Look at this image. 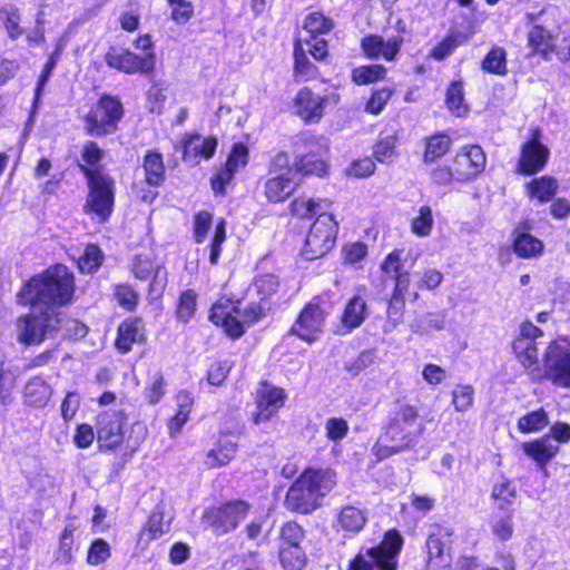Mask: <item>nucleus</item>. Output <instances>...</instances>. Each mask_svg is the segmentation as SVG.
Listing matches in <instances>:
<instances>
[{
  "label": "nucleus",
  "mask_w": 570,
  "mask_h": 570,
  "mask_svg": "<svg viewBox=\"0 0 570 570\" xmlns=\"http://www.w3.org/2000/svg\"><path fill=\"white\" fill-rule=\"evenodd\" d=\"M75 277L65 265L57 264L28 281L20 291L19 303L33 308H55L71 303Z\"/></svg>",
  "instance_id": "1"
},
{
  "label": "nucleus",
  "mask_w": 570,
  "mask_h": 570,
  "mask_svg": "<svg viewBox=\"0 0 570 570\" xmlns=\"http://www.w3.org/2000/svg\"><path fill=\"white\" fill-rule=\"evenodd\" d=\"M335 483L334 471L308 469L289 487L285 505L294 512L309 513L321 505V498L326 495Z\"/></svg>",
  "instance_id": "2"
},
{
  "label": "nucleus",
  "mask_w": 570,
  "mask_h": 570,
  "mask_svg": "<svg viewBox=\"0 0 570 570\" xmlns=\"http://www.w3.org/2000/svg\"><path fill=\"white\" fill-rule=\"evenodd\" d=\"M417 417L416 407L401 404L393 413L385 433L379 438L374 445L376 456L385 459L407 449L423 430L422 425L414 429Z\"/></svg>",
  "instance_id": "3"
},
{
  "label": "nucleus",
  "mask_w": 570,
  "mask_h": 570,
  "mask_svg": "<svg viewBox=\"0 0 570 570\" xmlns=\"http://www.w3.org/2000/svg\"><path fill=\"white\" fill-rule=\"evenodd\" d=\"M79 168L85 174L89 188L83 210L86 214L97 218L98 222L105 223L114 209L115 181L101 169L88 168L81 164Z\"/></svg>",
  "instance_id": "4"
},
{
  "label": "nucleus",
  "mask_w": 570,
  "mask_h": 570,
  "mask_svg": "<svg viewBox=\"0 0 570 570\" xmlns=\"http://www.w3.org/2000/svg\"><path fill=\"white\" fill-rule=\"evenodd\" d=\"M265 315V308L257 303H250L247 307L240 308V303L234 304L229 299H219L214 304L209 320L232 337H239L249 325Z\"/></svg>",
  "instance_id": "5"
},
{
  "label": "nucleus",
  "mask_w": 570,
  "mask_h": 570,
  "mask_svg": "<svg viewBox=\"0 0 570 570\" xmlns=\"http://www.w3.org/2000/svg\"><path fill=\"white\" fill-rule=\"evenodd\" d=\"M62 313L55 308H33L16 323L17 341L23 345H39L62 326Z\"/></svg>",
  "instance_id": "6"
},
{
  "label": "nucleus",
  "mask_w": 570,
  "mask_h": 570,
  "mask_svg": "<svg viewBox=\"0 0 570 570\" xmlns=\"http://www.w3.org/2000/svg\"><path fill=\"white\" fill-rule=\"evenodd\" d=\"M403 540L396 531H389L383 541L365 553L360 552L353 560L350 570H396V557Z\"/></svg>",
  "instance_id": "7"
},
{
  "label": "nucleus",
  "mask_w": 570,
  "mask_h": 570,
  "mask_svg": "<svg viewBox=\"0 0 570 570\" xmlns=\"http://www.w3.org/2000/svg\"><path fill=\"white\" fill-rule=\"evenodd\" d=\"M337 234V223L328 213H321L311 226L305 239L303 255L314 261L327 254L334 246Z\"/></svg>",
  "instance_id": "8"
},
{
  "label": "nucleus",
  "mask_w": 570,
  "mask_h": 570,
  "mask_svg": "<svg viewBox=\"0 0 570 570\" xmlns=\"http://www.w3.org/2000/svg\"><path fill=\"white\" fill-rule=\"evenodd\" d=\"M249 510L250 504L246 501H229L207 510L204 513V520L216 534H225L236 529Z\"/></svg>",
  "instance_id": "9"
},
{
  "label": "nucleus",
  "mask_w": 570,
  "mask_h": 570,
  "mask_svg": "<svg viewBox=\"0 0 570 570\" xmlns=\"http://www.w3.org/2000/svg\"><path fill=\"white\" fill-rule=\"evenodd\" d=\"M546 375L557 385L570 386V341L551 342L544 354Z\"/></svg>",
  "instance_id": "10"
},
{
  "label": "nucleus",
  "mask_w": 570,
  "mask_h": 570,
  "mask_svg": "<svg viewBox=\"0 0 570 570\" xmlns=\"http://www.w3.org/2000/svg\"><path fill=\"white\" fill-rule=\"evenodd\" d=\"M541 130L535 128L531 130V137L520 147V156L517 164V170L524 176L535 175L541 171L549 159L550 150L540 140Z\"/></svg>",
  "instance_id": "11"
},
{
  "label": "nucleus",
  "mask_w": 570,
  "mask_h": 570,
  "mask_svg": "<svg viewBox=\"0 0 570 570\" xmlns=\"http://www.w3.org/2000/svg\"><path fill=\"white\" fill-rule=\"evenodd\" d=\"M453 530L451 528L434 524L426 540L428 570H449L452 558L450 544Z\"/></svg>",
  "instance_id": "12"
},
{
  "label": "nucleus",
  "mask_w": 570,
  "mask_h": 570,
  "mask_svg": "<svg viewBox=\"0 0 570 570\" xmlns=\"http://www.w3.org/2000/svg\"><path fill=\"white\" fill-rule=\"evenodd\" d=\"M546 10L540 12H528L525 14L527 26L530 27L528 32V45L534 53L541 55L543 58L554 51L556 37L552 30L547 26Z\"/></svg>",
  "instance_id": "13"
},
{
  "label": "nucleus",
  "mask_w": 570,
  "mask_h": 570,
  "mask_svg": "<svg viewBox=\"0 0 570 570\" xmlns=\"http://www.w3.org/2000/svg\"><path fill=\"white\" fill-rule=\"evenodd\" d=\"M122 117L121 104L111 97H102L96 109L91 110L86 121L89 131L95 135H107L115 130V124Z\"/></svg>",
  "instance_id": "14"
},
{
  "label": "nucleus",
  "mask_w": 570,
  "mask_h": 570,
  "mask_svg": "<svg viewBox=\"0 0 570 570\" xmlns=\"http://www.w3.org/2000/svg\"><path fill=\"white\" fill-rule=\"evenodd\" d=\"M105 60L110 68L125 73H150L155 68V55L153 52L138 56L125 49L111 48L106 53Z\"/></svg>",
  "instance_id": "15"
},
{
  "label": "nucleus",
  "mask_w": 570,
  "mask_h": 570,
  "mask_svg": "<svg viewBox=\"0 0 570 570\" xmlns=\"http://www.w3.org/2000/svg\"><path fill=\"white\" fill-rule=\"evenodd\" d=\"M126 416L121 411H106L98 416L97 439L100 448L115 449L124 440Z\"/></svg>",
  "instance_id": "16"
},
{
  "label": "nucleus",
  "mask_w": 570,
  "mask_h": 570,
  "mask_svg": "<svg viewBox=\"0 0 570 570\" xmlns=\"http://www.w3.org/2000/svg\"><path fill=\"white\" fill-rule=\"evenodd\" d=\"M453 165L455 179L468 180L476 177L484 170L487 157L480 146H466L455 155Z\"/></svg>",
  "instance_id": "17"
},
{
  "label": "nucleus",
  "mask_w": 570,
  "mask_h": 570,
  "mask_svg": "<svg viewBox=\"0 0 570 570\" xmlns=\"http://www.w3.org/2000/svg\"><path fill=\"white\" fill-rule=\"evenodd\" d=\"M338 100L336 94L321 97L308 88H303L295 98L296 112L305 121L317 122L323 117L324 107L330 102L336 105Z\"/></svg>",
  "instance_id": "18"
},
{
  "label": "nucleus",
  "mask_w": 570,
  "mask_h": 570,
  "mask_svg": "<svg viewBox=\"0 0 570 570\" xmlns=\"http://www.w3.org/2000/svg\"><path fill=\"white\" fill-rule=\"evenodd\" d=\"M132 274L136 278L147 281L151 278L149 294L160 296L167 284V272L160 264L148 257L136 256L132 262Z\"/></svg>",
  "instance_id": "19"
},
{
  "label": "nucleus",
  "mask_w": 570,
  "mask_h": 570,
  "mask_svg": "<svg viewBox=\"0 0 570 570\" xmlns=\"http://www.w3.org/2000/svg\"><path fill=\"white\" fill-rule=\"evenodd\" d=\"M285 394L282 389L263 384L256 394L257 410L253 413V422L259 424L268 421L284 404Z\"/></svg>",
  "instance_id": "20"
},
{
  "label": "nucleus",
  "mask_w": 570,
  "mask_h": 570,
  "mask_svg": "<svg viewBox=\"0 0 570 570\" xmlns=\"http://www.w3.org/2000/svg\"><path fill=\"white\" fill-rule=\"evenodd\" d=\"M179 148L183 150L184 160L194 166L199 163L200 158L209 159L214 156L217 140L214 137L187 134L181 138Z\"/></svg>",
  "instance_id": "21"
},
{
  "label": "nucleus",
  "mask_w": 570,
  "mask_h": 570,
  "mask_svg": "<svg viewBox=\"0 0 570 570\" xmlns=\"http://www.w3.org/2000/svg\"><path fill=\"white\" fill-rule=\"evenodd\" d=\"M324 312L318 305L308 304L292 327V333L311 343L317 338L324 325Z\"/></svg>",
  "instance_id": "22"
},
{
  "label": "nucleus",
  "mask_w": 570,
  "mask_h": 570,
  "mask_svg": "<svg viewBox=\"0 0 570 570\" xmlns=\"http://www.w3.org/2000/svg\"><path fill=\"white\" fill-rule=\"evenodd\" d=\"M247 157L248 149L245 145H234L225 166L212 178V187L215 193H224L225 186L233 180L235 173L247 164Z\"/></svg>",
  "instance_id": "23"
},
{
  "label": "nucleus",
  "mask_w": 570,
  "mask_h": 570,
  "mask_svg": "<svg viewBox=\"0 0 570 570\" xmlns=\"http://www.w3.org/2000/svg\"><path fill=\"white\" fill-rule=\"evenodd\" d=\"M403 41V36L384 39L382 36L372 35L362 39V49L368 58L377 59L382 57L392 61L400 52Z\"/></svg>",
  "instance_id": "24"
},
{
  "label": "nucleus",
  "mask_w": 570,
  "mask_h": 570,
  "mask_svg": "<svg viewBox=\"0 0 570 570\" xmlns=\"http://www.w3.org/2000/svg\"><path fill=\"white\" fill-rule=\"evenodd\" d=\"M522 450L546 472V465L557 455L559 445L551 440L550 435H544L534 441L524 442Z\"/></svg>",
  "instance_id": "25"
},
{
  "label": "nucleus",
  "mask_w": 570,
  "mask_h": 570,
  "mask_svg": "<svg viewBox=\"0 0 570 570\" xmlns=\"http://www.w3.org/2000/svg\"><path fill=\"white\" fill-rule=\"evenodd\" d=\"M366 317V302L361 295L353 296L345 305L338 334L345 335L361 326Z\"/></svg>",
  "instance_id": "26"
},
{
  "label": "nucleus",
  "mask_w": 570,
  "mask_h": 570,
  "mask_svg": "<svg viewBox=\"0 0 570 570\" xmlns=\"http://www.w3.org/2000/svg\"><path fill=\"white\" fill-rule=\"evenodd\" d=\"M144 323L141 318L125 320L118 327L116 347L121 353H128L132 344L144 341Z\"/></svg>",
  "instance_id": "27"
},
{
  "label": "nucleus",
  "mask_w": 570,
  "mask_h": 570,
  "mask_svg": "<svg viewBox=\"0 0 570 570\" xmlns=\"http://www.w3.org/2000/svg\"><path fill=\"white\" fill-rule=\"evenodd\" d=\"M52 395L51 386L41 376H35L24 386L23 399L27 405L43 407Z\"/></svg>",
  "instance_id": "28"
},
{
  "label": "nucleus",
  "mask_w": 570,
  "mask_h": 570,
  "mask_svg": "<svg viewBox=\"0 0 570 570\" xmlns=\"http://www.w3.org/2000/svg\"><path fill=\"white\" fill-rule=\"evenodd\" d=\"M299 185L295 177L275 175L265 184V195L268 200L278 203L286 199Z\"/></svg>",
  "instance_id": "29"
},
{
  "label": "nucleus",
  "mask_w": 570,
  "mask_h": 570,
  "mask_svg": "<svg viewBox=\"0 0 570 570\" xmlns=\"http://www.w3.org/2000/svg\"><path fill=\"white\" fill-rule=\"evenodd\" d=\"M367 521L366 510L355 507L345 505L343 507L336 518L337 527L351 533L361 531Z\"/></svg>",
  "instance_id": "30"
},
{
  "label": "nucleus",
  "mask_w": 570,
  "mask_h": 570,
  "mask_svg": "<svg viewBox=\"0 0 570 570\" xmlns=\"http://www.w3.org/2000/svg\"><path fill=\"white\" fill-rule=\"evenodd\" d=\"M142 167L145 170V180L149 186L159 187L166 178V169L161 154L155 150H148L144 156Z\"/></svg>",
  "instance_id": "31"
},
{
  "label": "nucleus",
  "mask_w": 570,
  "mask_h": 570,
  "mask_svg": "<svg viewBox=\"0 0 570 570\" xmlns=\"http://www.w3.org/2000/svg\"><path fill=\"white\" fill-rule=\"evenodd\" d=\"M237 452V443L230 438L220 439L217 446L206 454L205 464L210 468H218L228 464Z\"/></svg>",
  "instance_id": "32"
},
{
  "label": "nucleus",
  "mask_w": 570,
  "mask_h": 570,
  "mask_svg": "<svg viewBox=\"0 0 570 570\" xmlns=\"http://www.w3.org/2000/svg\"><path fill=\"white\" fill-rule=\"evenodd\" d=\"M513 248L517 255L523 258L539 256L542 253L543 244L525 232H514Z\"/></svg>",
  "instance_id": "33"
},
{
  "label": "nucleus",
  "mask_w": 570,
  "mask_h": 570,
  "mask_svg": "<svg viewBox=\"0 0 570 570\" xmlns=\"http://www.w3.org/2000/svg\"><path fill=\"white\" fill-rule=\"evenodd\" d=\"M331 202L327 199H313V198H297L291 207L294 215L301 218H311L315 215L317 217L321 213H327Z\"/></svg>",
  "instance_id": "34"
},
{
  "label": "nucleus",
  "mask_w": 570,
  "mask_h": 570,
  "mask_svg": "<svg viewBox=\"0 0 570 570\" xmlns=\"http://www.w3.org/2000/svg\"><path fill=\"white\" fill-rule=\"evenodd\" d=\"M527 189L530 197L537 198L540 203H546L556 195L558 183L551 177L542 176L528 183Z\"/></svg>",
  "instance_id": "35"
},
{
  "label": "nucleus",
  "mask_w": 570,
  "mask_h": 570,
  "mask_svg": "<svg viewBox=\"0 0 570 570\" xmlns=\"http://www.w3.org/2000/svg\"><path fill=\"white\" fill-rule=\"evenodd\" d=\"M294 76L297 81H307L317 76V68L309 61L299 42L294 47Z\"/></svg>",
  "instance_id": "36"
},
{
  "label": "nucleus",
  "mask_w": 570,
  "mask_h": 570,
  "mask_svg": "<svg viewBox=\"0 0 570 570\" xmlns=\"http://www.w3.org/2000/svg\"><path fill=\"white\" fill-rule=\"evenodd\" d=\"M513 351L525 368L538 371L539 354L535 342L517 338L513 343Z\"/></svg>",
  "instance_id": "37"
},
{
  "label": "nucleus",
  "mask_w": 570,
  "mask_h": 570,
  "mask_svg": "<svg viewBox=\"0 0 570 570\" xmlns=\"http://www.w3.org/2000/svg\"><path fill=\"white\" fill-rule=\"evenodd\" d=\"M169 529V522L164 520L161 512L150 514L145 529L142 530L139 541L148 543L166 533Z\"/></svg>",
  "instance_id": "38"
},
{
  "label": "nucleus",
  "mask_w": 570,
  "mask_h": 570,
  "mask_svg": "<svg viewBox=\"0 0 570 570\" xmlns=\"http://www.w3.org/2000/svg\"><path fill=\"white\" fill-rule=\"evenodd\" d=\"M549 424V417L543 409L535 410L521 416L518 421V429L522 433L539 432Z\"/></svg>",
  "instance_id": "39"
},
{
  "label": "nucleus",
  "mask_w": 570,
  "mask_h": 570,
  "mask_svg": "<svg viewBox=\"0 0 570 570\" xmlns=\"http://www.w3.org/2000/svg\"><path fill=\"white\" fill-rule=\"evenodd\" d=\"M482 69L490 73H507V52L502 47H493L482 60Z\"/></svg>",
  "instance_id": "40"
},
{
  "label": "nucleus",
  "mask_w": 570,
  "mask_h": 570,
  "mask_svg": "<svg viewBox=\"0 0 570 570\" xmlns=\"http://www.w3.org/2000/svg\"><path fill=\"white\" fill-rule=\"evenodd\" d=\"M434 218L430 206H421L411 220V230L419 237H428L433 228Z\"/></svg>",
  "instance_id": "41"
},
{
  "label": "nucleus",
  "mask_w": 570,
  "mask_h": 570,
  "mask_svg": "<svg viewBox=\"0 0 570 570\" xmlns=\"http://www.w3.org/2000/svg\"><path fill=\"white\" fill-rule=\"evenodd\" d=\"M279 560L287 570H301L306 560V554L301 547L279 546Z\"/></svg>",
  "instance_id": "42"
},
{
  "label": "nucleus",
  "mask_w": 570,
  "mask_h": 570,
  "mask_svg": "<svg viewBox=\"0 0 570 570\" xmlns=\"http://www.w3.org/2000/svg\"><path fill=\"white\" fill-rule=\"evenodd\" d=\"M334 28L332 19L321 12H312L304 20V29L311 37L330 32Z\"/></svg>",
  "instance_id": "43"
},
{
  "label": "nucleus",
  "mask_w": 570,
  "mask_h": 570,
  "mask_svg": "<svg viewBox=\"0 0 570 570\" xmlns=\"http://www.w3.org/2000/svg\"><path fill=\"white\" fill-rule=\"evenodd\" d=\"M297 175H317L323 176L326 173V164L314 154L302 156L295 163Z\"/></svg>",
  "instance_id": "44"
},
{
  "label": "nucleus",
  "mask_w": 570,
  "mask_h": 570,
  "mask_svg": "<svg viewBox=\"0 0 570 570\" xmlns=\"http://www.w3.org/2000/svg\"><path fill=\"white\" fill-rule=\"evenodd\" d=\"M0 18L12 39L19 38L23 33L20 27L19 10L13 4H7L0 9Z\"/></svg>",
  "instance_id": "45"
},
{
  "label": "nucleus",
  "mask_w": 570,
  "mask_h": 570,
  "mask_svg": "<svg viewBox=\"0 0 570 570\" xmlns=\"http://www.w3.org/2000/svg\"><path fill=\"white\" fill-rule=\"evenodd\" d=\"M446 106L456 116H463L468 111V105L464 104L462 82L454 81L450 85L446 91Z\"/></svg>",
  "instance_id": "46"
},
{
  "label": "nucleus",
  "mask_w": 570,
  "mask_h": 570,
  "mask_svg": "<svg viewBox=\"0 0 570 570\" xmlns=\"http://www.w3.org/2000/svg\"><path fill=\"white\" fill-rule=\"evenodd\" d=\"M386 69L381 65H370L355 68L352 79L357 85H367L384 78Z\"/></svg>",
  "instance_id": "47"
},
{
  "label": "nucleus",
  "mask_w": 570,
  "mask_h": 570,
  "mask_svg": "<svg viewBox=\"0 0 570 570\" xmlns=\"http://www.w3.org/2000/svg\"><path fill=\"white\" fill-rule=\"evenodd\" d=\"M404 308L405 299L392 294L386 309L385 332H391L402 322Z\"/></svg>",
  "instance_id": "48"
},
{
  "label": "nucleus",
  "mask_w": 570,
  "mask_h": 570,
  "mask_svg": "<svg viewBox=\"0 0 570 570\" xmlns=\"http://www.w3.org/2000/svg\"><path fill=\"white\" fill-rule=\"evenodd\" d=\"M102 262V253L96 245H87L83 254L79 257L78 266L83 273H94Z\"/></svg>",
  "instance_id": "49"
},
{
  "label": "nucleus",
  "mask_w": 570,
  "mask_h": 570,
  "mask_svg": "<svg viewBox=\"0 0 570 570\" xmlns=\"http://www.w3.org/2000/svg\"><path fill=\"white\" fill-rule=\"evenodd\" d=\"M403 254L404 252L402 249L391 252L381 264L382 272L393 279L406 273L407 271L404 268L402 258Z\"/></svg>",
  "instance_id": "50"
},
{
  "label": "nucleus",
  "mask_w": 570,
  "mask_h": 570,
  "mask_svg": "<svg viewBox=\"0 0 570 570\" xmlns=\"http://www.w3.org/2000/svg\"><path fill=\"white\" fill-rule=\"evenodd\" d=\"M474 389L471 385H456L452 391V404L458 412H465L473 405Z\"/></svg>",
  "instance_id": "51"
},
{
  "label": "nucleus",
  "mask_w": 570,
  "mask_h": 570,
  "mask_svg": "<svg viewBox=\"0 0 570 570\" xmlns=\"http://www.w3.org/2000/svg\"><path fill=\"white\" fill-rule=\"evenodd\" d=\"M451 146V140L445 135H436L431 137L426 142L424 154L425 161H433L434 159L443 156Z\"/></svg>",
  "instance_id": "52"
},
{
  "label": "nucleus",
  "mask_w": 570,
  "mask_h": 570,
  "mask_svg": "<svg viewBox=\"0 0 570 570\" xmlns=\"http://www.w3.org/2000/svg\"><path fill=\"white\" fill-rule=\"evenodd\" d=\"M396 137L393 135L381 138L375 145L373 155L380 163L390 161L395 154Z\"/></svg>",
  "instance_id": "53"
},
{
  "label": "nucleus",
  "mask_w": 570,
  "mask_h": 570,
  "mask_svg": "<svg viewBox=\"0 0 570 570\" xmlns=\"http://www.w3.org/2000/svg\"><path fill=\"white\" fill-rule=\"evenodd\" d=\"M443 324L444 320L442 316L430 313L415 318L411 324V328L415 333L425 334L431 330H441Z\"/></svg>",
  "instance_id": "54"
},
{
  "label": "nucleus",
  "mask_w": 570,
  "mask_h": 570,
  "mask_svg": "<svg viewBox=\"0 0 570 570\" xmlns=\"http://www.w3.org/2000/svg\"><path fill=\"white\" fill-rule=\"evenodd\" d=\"M196 298L197 294L191 289L185 291L180 295L177 306V316L179 320L187 322L193 317L196 309Z\"/></svg>",
  "instance_id": "55"
},
{
  "label": "nucleus",
  "mask_w": 570,
  "mask_h": 570,
  "mask_svg": "<svg viewBox=\"0 0 570 570\" xmlns=\"http://www.w3.org/2000/svg\"><path fill=\"white\" fill-rule=\"evenodd\" d=\"M304 538V531L302 527L295 522H287L282 528L281 532V546L286 547H301V542Z\"/></svg>",
  "instance_id": "56"
},
{
  "label": "nucleus",
  "mask_w": 570,
  "mask_h": 570,
  "mask_svg": "<svg viewBox=\"0 0 570 570\" xmlns=\"http://www.w3.org/2000/svg\"><path fill=\"white\" fill-rule=\"evenodd\" d=\"M213 215L208 212H199L194 218V237L196 243H203L210 229Z\"/></svg>",
  "instance_id": "57"
},
{
  "label": "nucleus",
  "mask_w": 570,
  "mask_h": 570,
  "mask_svg": "<svg viewBox=\"0 0 570 570\" xmlns=\"http://www.w3.org/2000/svg\"><path fill=\"white\" fill-rule=\"evenodd\" d=\"M392 94L393 90L387 87L375 90L368 99L365 110L373 115L380 114L390 100Z\"/></svg>",
  "instance_id": "58"
},
{
  "label": "nucleus",
  "mask_w": 570,
  "mask_h": 570,
  "mask_svg": "<svg viewBox=\"0 0 570 570\" xmlns=\"http://www.w3.org/2000/svg\"><path fill=\"white\" fill-rule=\"evenodd\" d=\"M171 7V19L177 23H186L193 16V4L187 0H167Z\"/></svg>",
  "instance_id": "59"
},
{
  "label": "nucleus",
  "mask_w": 570,
  "mask_h": 570,
  "mask_svg": "<svg viewBox=\"0 0 570 570\" xmlns=\"http://www.w3.org/2000/svg\"><path fill=\"white\" fill-rule=\"evenodd\" d=\"M271 173L279 176H288L297 178L296 167L289 166V157L286 153H278L271 163Z\"/></svg>",
  "instance_id": "60"
},
{
  "label": "nucleus",
  "mask_w": 570,
  "mask_h": 570,
  "mask_svg": "<svg viewBox=\"0 0 570 570\" xmlns=\"http://www.w3.org/2000/svg\"><path fill=\"white\" fill-rule=\"evenodd\" d=\"M110 556L109 544L102 540L98 539L92 542L90 549L88 551L87 561L92 566H98L105 562Z\"/></svg>",
  "instance_id": "61"
},
{
  "label": "nucleus",
  "mask_w": 570,
  "mask_h": 570,
  "mask_svg": "<svg viewBox=\"0 0 570 570\" xmlns=\"http://www.w3.org/2000/svg\"><path fill=\"white\" fill-rule=\"evenodd\" d=\"M416 287L420 289H434L441 284L443 279L442 273L435 268H426L423 272L416 273Z\"/></svg>",
  "instance_id": "62"
},
{
  "label": "nucleus",
  "mask_w": 570,
  "mask_h": 570,
  "mask_svg": "<svg viewBox=\"0 0 570 570\" xmlns=\"http://www.w3.org/2000/svg\"><path fill=\"white\" fill-rule=\"evenodd\" d=\"M232 370V363L227 360L215 362L208 370L207 381L212 385H220Z\"/></svg>",
  "instance_id": "63"
},
{
  "label": "nucleus",
  "mask_w": 570,
  "mask_h": 570,
  "mask_svg": "<svg viewBox=\"0 0 570 570\" xmlns=\"http://www.w3.org/2000/svg\"><path fill=\"white\" fill-rule=\"evenodd\" d=\"M115 296L120 306L132 311L138 303V294L129 285H119L116 288Z\"/></svg>",
  "instance_id": "64"
}]
</instances>
